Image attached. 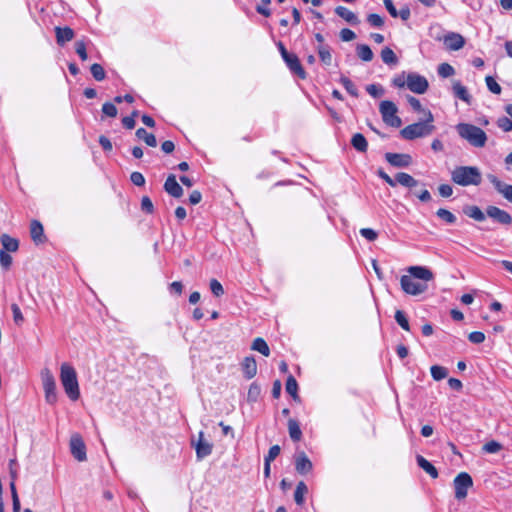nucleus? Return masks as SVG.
<instances>
[{"mask_svg":"<svg viewBox=\"0 0 512 512\" xmlns=\"http://www.w3.org/2000/svg\"><path fill=\"white\" fill-rule=\"evenodd\" d=\"M130 180L136 186H143L145 184V178L140 172H132Z\"/></svg>","mask_w":512,"mask_h":512,"instance_id":"60","label":"nucleus"},{"mask_svg":"<svg viewBox=\"0 0 512 512\" xmlns=\"http://www.w3.org/2000/svg\"><path fill=\"white\" fill-rule=\"evenodd\" d=\"M407 101L410 104V106L412 107V109L417 112H422L425 114V112L428 111V110L424 109L422 107V104L420 103V101L413 96H407Z\"/></svg>","mask_w":512,"mask_h":512,"instance_id":"53","label":"nucleus"},{"mask_svg":"<svg viewBox=\"0 0 512 512\" xmlns=\"http://www.w3.org/2000/svg\"><path fill=\"white\" fill-rule=\"evenodd\" d=\"M431 376L434 380L440 381L447 377L448 370L445 367L439 366V365H433L430 368Z\"/></svg>","mask_w":512,"mask_h":512,"instance_id":"37","label":"nucleus"},{"mask_svg":"<svg viewBox=\"0 0 512 512\" xmlns=\"http://www.w3.org/2000/svg\"><path fill=\"white\" fill-rule=\"evenodd\" d=\"M485 82L490 92L497 95L501 93V86L496 82V80L492 76H487L485 78Z\"/></svg>","mask_w":512,"mask_h":512,"instance_id":"44","label":"nucleus"},{"mask_svg":"<svg viewBox=\"0 0 512 512\" xmlns=\"http://www.w3.org/2000/svg\"><path fill=\"white\" fill-rule=\"evenodd\" d=\"M75 50L76 53L79 55L82 61H86L88 58L87 52H86V44L84 41L79 40L75 43Z\"/></svg>","mask_w":512,"mask_h":512,"instance_id":"46","label":"nucleus"},{"mask_svg":"<svg viewBox=\"0 0 512 512\" xmlns=\"http://www.w3.org/2000/svg\"><path fill=\"white\" fill-rule=\"evenodd\" d=\"M270 3L271 0H261V3L256 7V11L265 17H269L271 15V11L268 8Z\"/></svg>","mask_w":512,"mask_h":512,"instance_id":"49","label":"nucleus"},{"mask_svg":"<svg viewBox=\"0 0 512 512\" xmlns=\"http://www.w3.org/2000/svg\"><path fill=\"white\" fill-rule=\"evenodd\" d=\"M210 289H211V292L216 296V297H220L224 294V289H223V286L222 284L216 280V279H212L210 281Z\"/></svg>","mask_w":512,"mask_h":512,"instance_id":"48","label":"nucleus"},{"mask_svg":"<svg viewBox=\"0 0 512 512\" xmlns=\"http://www.w3.org/2000/svg\"><path fill=\"white\" fill-rule=\"evenodd\" d=\"M406 82L408 89L417 94H424L429 87L427 79L416 73L407 74Z\"/></svg>","mask_w":512,"mask_h":512,"instance_id":"9","label":"nucleus"},{"mask_svg":"<svg viewBox=\"0 0 512 512\" xmlns=\"http://www.w3.org/2000/svg\"><path fill=\"white\" fill-rule=\"evenodd\" d=\"M30 234H31V238L33 239L34 242H36V243L43 242L44 229H43L42 224L39 221L33 220L31 222Z\"/></svg>","mask_w":512,"mask_h":512,"instance_id":"26","label":"nucleus"},{"mask_svg":"<svg viewBox=\"0 0 512 512\" xmlns=\"http://www.w3.org/2000/svg\"><path fill=\"white\" fill-rule=\"evenodd\" d=\"M438 191H439V194L445 198L450 197L453 193L452 187L448 184H441L438 187Z\"/></svg>","mask_w":512,"mask_h":512,"instance_id":"64","label":"nucleus"},{"mask_svg":"<svg viewBox=\"0 0 512 512\" xmlns=\"http://www.w3.org/2000/svg\"><path fill=\"white\" fill-rule=\"evenodd\" d=\"M295 469L300 474H307L312 470V462L305 453H300L295 459Z\"/></svg>","mask_w":512,"mask_h":512,"instance_id":"18","label":"nucleus"},{"mask_svg":"<svg viewBox=\"0 0 512 512\" xmlns=\"http://www.w3.org/2000/svg\"><path fill=\"white\" fill-rule=\"evenodd\" d=\"M497 126L504 132H509L512 130V119L505 116L500 117L497 120Z\"/></svg>","mask_w":512,"mask_h":512,"instance_id":"45","label":"nucleus"},{"mask_svg":"<svg viewBox=\"0 0 512 512\" xmlns=\"http://www.w3.org/2000/svg\"><path fill=\"white\" fill-rule=\"evenodd\" d=\"M102 112L106 116L112 117V118L116 117L117 113H118L116 106L113 103H111V102H106V103L103 104Z\"/></svg>","mask_w":512,"mask_h":512,"instance_id":"47","label":"nucleus"},{"mask_svg":"<svg viewBox=\"0 0 512 512\" xmlns=\"http://www.w3.org/2000/svg\"><path fill=\"white\" fill-rule=\"evenodd\" d=\"M251 348L255 351H258L263 356L268 357L270 355L269 346L263 338L258 337L254 339Z\"/></svg>","mask_w":512,"mask_h":512,"instance_id":"31","label":"nucleus"},{"mask_svg":"<svg viewBox=\"0 0 512 512\" xmlns=\"http://www.w3.org/2000/svg\"><path fill=\"white\" fill-rule=\"evenodd\" d=\"M434 116L431 111L425 112V120L410 124L400 131L402 138L406 140H414L431 135L435 126L433 125Z\"/></svg>","mask_w":512,"mask_h":512,"instance_id":"2","label":"nucleus"},{"mask_svg":"<svg viewBox=\"0 0 512 512\" xmlns=\"http://www.w3.org/2000/svg\"><path fill=\"white\" fill-rule=\"evenodd\" d=\"M455 498L463 500L468 495V490L473 486V479L467 472H460L453 480Z\"/></svg>","mask_w":512,"mask_h":512,"instance_id":"8","label":"nucleus"},{"mask_svg":"<svg viewBox=\"0 0 512 512\" xmlns=\"http://www.w3.org/2000/svg\"><path fill=\"white\" fill-rule=\"evenodd\" d=\"M482 449L486 453L495 454V453H498L500 450H502V445L499 442L492 440V441L485 443L483 445Z\"/></svg>","mask_w":512,"mask_h":512,"instance_id":"42","label":"nucleus"},{"mask_svg":"<svg viewBox=\"0 0 512 512\" xmlns=\"http://www.w3.org/2000/svg\"><path fill=\"white\" fill-rule=\"evenodd\" d=\"M335 13L351 25H358L360 22L358 17L346 7H336Z\"/></svg>","mask_w":512,"mask_h":512,"instance_id":"23","label":"nucleus"},{"mask_svg":"<svg viewBox=\"0 0 512 512\" xmlns=\"http://www.w3.org/2000/svg\"><path fill=\"white\" fill-rule=\"evenodd\" d=\"M317 52L324 65L330 66L332 64L331 49L328 45H318Z\"/></svg>","mask_w":512,"mask_h":512,"instance_id":"29","label":"nucleus"},{"mask_svg":"<svg viewBox=\"0 0 512 512\" xmlns=\"http://www.w3.org/2000/svg\"><path fill=\"white\" fill-rule=\"evenodd\" d=\"M366 91L374 98L381 97L384 94V89L376 84L368 85Z\"/></svg>","mask_w":512,"mask_h":512,"instance_id":"50","label":"nucleus"},{"mask_svg":"<svg viewBox=\"0 0 512 512\" xmlns=\"http://www.w3.org/2000/svg\"><path fill=\"white\" fill-rule=\"evenodd\" d=\"M90 70H91V74L95 80L102 81L105 79L106 74H105L103 67L100 64H97V63L93 64L91 66Z\"/></svg>","mask_w":512,"mask_h":512,"instance_id":"43","label":"nucleus"},{"mask_svg":"<svg viewBox=\"0 0 512 512\" xmlns=\"http://www.w3.org/2000/svg\"><path fill=\"white\" fill-rule=\"evenodd\" d=\"M289 436L293 441H300L302 437V431L298 422L294 419L288 421Z\"/></svg>","mask_w":512,"mask_h":512,"instance_id":"30","label":"nucleus"},{"mask_svg":"<svg viewBox=\"0 0 512 512\" xmlns=\"http://www.w3.org/2000/svg\"><path fill=\"white\" fill-rule=\"evenodd\" d=\"M468 339L474 344H480L485 341V334L480 331H474L468 335Z\"/></svg>","mask_w":512,"mask_h":512,"instance_id":"55","label":"nucleus"},{"mask_svg":"<svg viewBox=\"0 0 512 512\" xmlns=\"http://www.w3.org/2000/svg\"><path fill=\"white\" fill-rule=\"evenodd\" d=\"M281 448L279 445H273L270 447L268 454L265 456V462H272L280 454Z\"/></svg>","mask_w":512,"mask_h":512,"instance_id":"52","label":"nucleus"},{"mask_svg":"<svg viewBox=\"0 0 512 512\" xmlns=\"http://www.w3.org/2000/svg\"><path fill=\"white\" fill-rule=\"evenodd\" d=\"M340 38L344 42H349L356 38V34L351 29L344 28L340 31Z\"/></svg>","mask_w":512,"mask_h":512,"instance_id":"59","label":"nucleus"},{"mask_svg":"<svg viewBox=\"0 0 512 512\" xmlns=\"http://www.w3.org/2000/svg\"><path fill=\"white\" fill-rule=\"evenodd\" d=\"M11 310H12V313H13L14 322L17 325H21L22 322L24 321V317L22 315V312H21L19 306L17 304H12L11 305Z\"/></svg>","mask_w":512,"mask_h":512,"instance_id":"54","label":"nucleus"},{"mask_svg":"<svg viewBox=\"0 0 512 512\" xmlns=\"http://www.w3.org/2000/svg\"><path fill=\"white\" fill-rule=\"evenodd\" d=\"M436 215L438 218L446 222L447 224H454L457 220L456 216L445 208H439L436 211Z\"/></svg>","mask_w":512,"mask_h":512,"instance_id":"36","label":"nucleus"},{"mask_svg":"<svg viewBox=\"0 0 512 512\" xmlns=\"http://www.w3.org/2000/svg\"><path fill=\"white\" fill-rule=\"evenodd\" d=\"M60 381L67 396L76 401L80 397L79 384L75 369L67 362L61 364Z\"/></svg>","mask_w":512,"mask_h":512,"instance_id":"3","label":"nucleus"},{"mask_svg":"<svg viewBox=\"0 0 512 512\" xmlns=\"http://www.w3.org/2000/svg\"><path fill=\"white\" fill-rule=\"evenodd\" d=\"M452 181L460 186L479 185L482 181L480 170L475 166H459L451 172Z\"/></svg>","mask_w":512,"mask_h":512,"instance_id":"5","label":"nucleus"},{"mask_svg":"<svg viewBox=\"0 0 512 512\" xmlns=\"http://www.w3.org/2000/svg\"><path fill=\"white\" fill-rule=\"evenodd\" d=\"M307 491H308V488L303 481H301L297 484L295 492H294V500L298 505L303 504L304 496L307 493Z\"/></svg>","mask_w":512,"mask_h":512,"instance_id":"35","label":"nucleus"},{"mask_svg":"<svg viewBox=\"0 0 512 512\" xmlns=\"http://www.w3.org/2000/svg\"><path fill=\"white\" fill-rule=\"evenodd\" d=\"M487 178L493 184L497 192L512 203V185L502 182L493 174H489Z\"/></svg>","mask_w":512,"mask_h":512,"instance_id":"14","label":"nucleus"},{"mask_svg":"<svg viewBox=\"0 0 512 512\" xmlns=\"http://www.w3.org/2000/svg\"><path fill=\"white\" fill-rule=\"evenodd\" d=\"M286 392L288 394H290L293 399H297L298 398V384H297V381L295 380V378L293 376H289L287 381H286Z\"/></svg>","mask_w":512,"mask_h":512,"instance_id":"38","label":"nucleus"},{"mask_svg":"<svg viewBox=\"0 0 512 512\" xmlns=\"http://www.w3.org/2000/svg\"><path fill=\"white\" fill-rule=\"evenodd\" d=\"M413 194L422 202H428L431 200V194L427 189H422L414 192Z\"/></svg>","mask_w":512,"mask_h":512,"instance_id":"61","label":"nucleus"},{"mask_svg":"<svg viewBox=\"0 0 512 512\" xmlns=\"http://www.w3.org/2000/svg\"><path fill=\"white\" fill-rule=\"evenodd\" d=\"M57 43L63 46L74 38V31L70 27H55Z\"/></svg>","mask_w":512,"mask_h":512,"instance_id":"19","label":"nucleus"},{"mask_svg":"<svg viewBox=\"0 0 512 512\" xmlns=\"http://www.w3.org/2000/svg\"><path fill=\"white\" fill-rule=\"evenodd\" d=\"M351 145L355 150L361 153H365L368 149V142L361 133H356L352 136Z\"/></svg>","mask_w":512,"mask_h":512,"instance_id":"27","label":"nucleus"},{"mask_svg":"<svg viewBox=\"0 0 512 512\" xmlns=\"http://www.w3.org/2000/svg\"><path fill=\"white\" fill-rule=\"evenodd\" d=\"M395 181H396V185L400 184L401 186L407 187L410 189L416 187L419 184L418 180H416L410 174L405 173V172L397 173L395 175Z\"/></svg>","mask_w":512,"mask_h":512,"instance_id":"21","label":"nucleus"},{"mask_svg":"<svg viewBox=\"0 0 512 512\" xmlns=\"http://www.w3.org/2000/svg\"><path fill=\"white\" fill-rule=\"evenodd\" d=\"M437 39L442 40L446 49L450 51H458L465 45L464 37L455 32H449L443 38L438 37Z\"/></svg>","mask_w":512,"mask_h":512,"instance_id":"11","label":"nucleus"},{"mask_svg":"<svg viewBox=\"0 0 512 512\" xmlns=\"http://www.w3.org/2000/svg\"><path fill=\"white\" fill-rule=\"evenodd\" d=\"M416 461L418 466L423 469L427 474H429L433 479L438 477L437 469L422 455L416 456Z\"/></svg>","mask_w":512,"mask_h":512,"instance_id":"25","label":"nucleus"},{"mask_svg":"<svg viewBox=\"0 0 512 512\" xmlns=\"http://www.w3.org/2000/svg\"><path fill=\"white\" fill-rule=\"evenodd\" d=\"M0 264L4 269H9L12 264V257L5 250H0Z\"/></svg>","mask_w":512,"mask_h":512,"instance_id":"51","label":"nucleus"},{"mask_svg":"<svg viewBox=\"0 0 512 512\" xmlns=\"http://www.w3.org/2000/svg\"><path fill=\"white\" fill-rule=\"evenodd\" d=\"M0 240L5 252H16L19 248V241L8 234H2Z\"/></svg>","mask_w":512,"mask_h":512,"instance_id":"24","label":"nucleus"},{"mask_svg":"<svg viewBox=\"0 0 512 512\" xmlns=\"http://www.w3.org/2000/svg\"><path fill=\"white\" fill-rule=\"evenodd\" d=\"M459 136L475 148H482L487 142L486 132L478 126L469 123L456 125Z\"/></svg>","mask_w":512,"mask_h":512,"instance_id":"4","label":"nucleus"},{"mask_svg":"<svg viewBox=\"0 0 512 512\" xmlns=\"http://www.w3.org/2000/svg\"><path fill=\"white\" fill-rule=\"evenodd\" d=\"M438 74L443 78H447L453 76L455 74V69L449 63H442L438 66Z\"/></svg>","mask_w":512,"mask_h":512,"instance_id":"41","label":"nucleus"},{"mask_svg":"<svg viewBox=\"0 0 512 512\" xmlns=\"http://www.w3.org/2000/svg\"><path fill=\"white\" fill-rule=\"evenodd\" d=\"M242 370L247 379H252L257 374V364L253 357H245L242 362Z\"/></svg>","mask_w":512,"mask_h":512,"instance_id":"20","label":"nucleus"},{"mask_svg":"<svg viewBox=\"0 0 512 512\" xmlns=\"http://www.w3.org/2000/svg\"><path fill=\"white\" fill-rule=\"evenodd\" d=\"M378 176L383 179L389 186L395 187L396 181L395 178H391L387 173H385L382 169L377 171Z\"/></svg>","mask_w":512,"mask_h":512,"instance_id":"63","label":"nucleus"},{"mask_svg":"<svg viewBox=\"0 0 512 512\" xmlns=\"http://www.w3.org/2000/svg\"><path fill=\"white\" fill-rule=\"evenodd\" d=\"M70 450L71 454L76 460L80 462L86 460V446L82 437L79 434H74L71 436Z\"/></svg>","mask_w":512,"mask_h":512,"instance_id":"10","label":"nucleus"},{"mask_svg":"<svg viewBox=\"0 0 512 512\" xmlns=\"http://www.w3.org/2000/svg\"><path fill=\"white\" fill-rule=\"evenodd\" d=\"M452 89L455 97L459 98L460 100L464 101L467 104L471 103L472 96L468 92L467 88L463 86L459 81L453 82Z\"/></svg>","mask_w":512,"mask_h":512,"instance_id":"22","label":"nucleus"},{"mask_svg":"<svg viewBox=\"0 0 512 512\" xmlns=\"http://www.w3.org/2000/svg\"><path fill=\"white\" fill-rule=\"evenodd\" d=\"M284 61L287 64V66L289 67V69L294 74L299 76L301 79H305L306 78V73H305V71H304V69H303V67H302L298 57L295 54H291Z\"/></svg>","mask_w":512,"mask_h":512,"instance_id":"17","label":"nucleus"},{"mask_svg":"<svg viewBox=\"0 0 512 512\" xmlns=\"http://www.w3.org/2000/svg\"><path fill=\"white\" fill-rule=\"evenodd\" d=\"M356 50H357V55L361 60H363L365 62H369L373 59L374 54L368 45L359 44L357 46Z\"/></svg>","mask_w":512,"mask_h":512,"instance_id":"33","label":"nucleus"},{"mask_svg":"<svg viewBox=\"0 0 512 512\" xmlns=\"http://www.w3.org/2000/svg\"><path fill=\"white\" fill-rule=\"evenodd\" d=\"M41 380L45 393V400L49 404H55L58 398L57 389H56V381L52 374V372L44 368L41 371Z\"/></svg>","mask_w":512,"mask_h":512,"instance_id":"7","label":"nucleus"},{"mask_svg":"<svg viewBox=\"0 0 512 512\" xmlns=\"http://www.w3.org/2000/svg\"><path fill=\"white\" fill-rule=\"evenodd\" d=\"M340 82L351 96L358 97V90L354 83L348 77L341 76Z\"/></svg>","mask_w":512,"mask_h":512,"instance_id":"39","label":"nucleus"},{"mask_svg":"<svg viewBox=\"0 0 512 512\" xmlns=\"http://www.w3.org/2000/svg\"><path fill=\"white\" fill-rule=\"evenodd\" d=\"M141 209L142 211L151 214L154 210L153 203L148 196H143L141 200Z\"/></svg>","mask_w":512,"mask_h":512,"instance_id":"56","label":"nucleus"},{"mask_svg":"<svg viewBox=\"0 0 512 512\" xmlns=\"http://www.w3.org/2000/svg\"><path fill=\"white\" fill-rule=\"evenodd\" d=\"M395 320L401 328H403L406 331L410 330L409 321L403 311L397 310L395 312Z\"/></svg>","mask_w":512,"mask_h":512,"instance_id":"40","label":"nucleus"},{"mask_svg":"<svg viewBox=\"0 0 512 512\" xmlns=\"http://www.w3.org/2000/svg\"><path fill=\"white\" fill-rule=\"evenodd\" d=\"M386 161L397 168H406L409 167L413 160L409 154L405 153H386L385 154Z\"/></svg>","mask_w":512,"mask_h":512,"instance_id":"12","label":"nucleus"},{"mask_svg":"<svg viewBox=\"0 0 512 512\" xmlns=\"http://www.w3.org/2000/svg\"><path fill=\"white\" fill-rule=\"evenodd\" d=\"M136 136L150 147H155L157 145L156 137L153 134L148 133L144 128L137 129Z\"/></svg>","mask_w":512,"mask_h":512,"instance_id":"32","label":"nucleus"},{"mask_svg":"<svg viewBox=\"0 0 512 512\" xmlns=\"http://www.w3.org/2000/svg\"><path fill=\"white\" fill-rule=\"evenodd\" d=\"M164 190L174 198H180L183 195V189L176 180V176L171 174L164 183Z\"/></svg>","mask_w":512,"mask_h":512,"instance_id":"15","label":"nucleus"},{"mask_svg":"<svg viewBox=\"0 0 512 512\" xmlns=\"http://www.w3.org/2000/svg\"><path fill=\"white\" fill-rule=\"evenodd\" d=\"M381 58H382V61L388 65H396L398 63V58H397L396 54L389 47H385L382 49Z\"/></svg>","mask_w":512,"mask_h":512,"instance_id":"34","label":"nucleus"},{"mask_svg":"<svg viewBox=\"0 0 512 512\" xmlns=\"http://www.w3.org/2000/svg\"><path fill=\"white\" fill-rule=\"evenodd\" d=\"M464 213L468 217H470L476 221H479V222L484 221L486 218L485 213L478 206H475V205L465 207Z\"/></svg>","mask_w":512,"mask_h":512,"instance_id":"28","label":"nucleus"},{"mask_svg":"<svg viewBox=\"0 0 512 512\" xmlns=\"http://www.w3.org/2000/svg\"><path fill=\"white\" fill-rule=\"evenodd\" d=\"M367 20L374 27H381L384 24L383 18L375 13L369 14Z\"/></svg>","mask_w":512,"mask_h":512,"instance_id":"58","label":"nucleus"},{"mask_svg":"<svg viewBox=\"0 0 512 512\" xmlns=\"http://www.w3.org/2000/svg\"><path fill=\"white\" fill-rule=\"evenodd\" d=\"M379 111L385 124L394 128L401 126L402 121L400 117L397 116V106L392 101H381L379 105Z\"/></svg>","mask_w":512,"mask_h":512,"instance_id":"6","label":"nucleus"},{"mask_svg":"<svg viewBox=\"0 0 512 512\" xmlns=\"http://www.w3.org/2000/svg\"><path fill=\"white\" fill-rule=\"evenodd\" d=\"M197 457L199 459L205 458L212 452V444L204 439V433H199V439L195 445Z\"/></svg>","mask_w":512,"mask_h":512,"instance_id":"16","label":"nucleus"},{"mask_svg":"<svg viewBox=\"0 0 512 512\" xmlns=\"http://www.w3.org/2000/svg\"><path fill=\"white\" fill-rule=\"evenodd\" d=\"M407 271L409 275H403L400 278L402 290L412 296L426 292L427 282L434 279L433 272L425 266H410Z\"/></svg>","mask_w":512,"mask_h":512,"instance_id":"1","label":"nucleus"},{"mask_svg":"<svg viewBox=\"0 0 512 512\" xmlns=\"http://www.w3.org/2000/svg\"><path fill=\"white\" fill-rule=\"evenodd\" d=\"M486 215L500 224L510 225L512 223L511 215L496 206H488L486 209Z\"/></svg>","mask_w":512,"mask_h":512,"instance_id":"13","label":"nucleus"},{"mask_svg":"<svg viewBox=\"0 0 512 512\" xmlns=\"http://www.w3.org/2000/svg\"><path fill=\"white\" fill-rule=\"evenodd\" d=\"M406 78H407V75H405V73H402V74L394 77L392 80V83L394 86L402 88L405 85L407 86Z\"/></svg>","mask_w":512,"mask_h":512,"instance_id":"62","label":"nucleus"},{"mask_svg":"<svg viewBox=\"0 0 512 512\" xmlns=\"http://www.w3.org/2000/svg\"><path fill=\"white\" fill-rule=\"evenodd\" d=\"M360 234L364 238H366L368 241H375L378 237V234L375 230L371 228H362L360 229Z\"/></svg>","mask_w":512,"mask_h":512,"instance_id":"57","label":"nucleus"}]
</instances>
